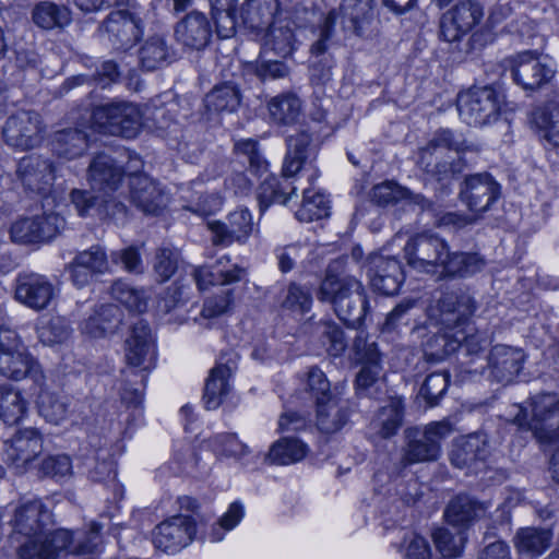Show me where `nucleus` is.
I'll return each instance as SVG.
<instances>
[{"mask_svg": "<svg viewBox=\"0 0 559 559\" xmlns=\"http://www.w3.org/2000/svg\"><path fill=\"white\" fill-rule=\"evenodd\" d=\"M49 520L50 513L38 499L27 500L15 510L14 530L34 537L20 548L22 559H82L95 552L98 528L93 527L88 536L74 542L71 532L63 528L44 533Z\"/></svg>", "mask_w": 559, "mask_h": 559, "instance_id": "1", "label": "nucleus"}, {"mask_svg": "<svg viewBox=\"0 0 559 559\" xmlns=\"http://www.w3.org/2000/svg\"><path fill=\"white\" fill-rule=\"evenodd\" d=\"M407 264L416 271L439 274L442 278H465L485 267L478 253L450 251L438 235L424 231L409 238L404 247Z\"/></svg>", "mask_w": 559, "mask_h": 559, "instance_id": "2", "label": "nucleus"}, {"mask_svg": "<svg viewBox=\"0 0 559 559\" xmlns=\"http://www.w3.org/2000/svg\"><path fill=\"white\" fill-rule=\"evenodd\" d=\"M338 262L331 263L318 292L320 301L330 302L336 316L347 325H359L367 312L368 300L361 282L349 275H337Z\"/></svg>", "mask_w": 559, "mask_h": 559, "instance_id": "3", "label": "nucleus"}, {"mask_svg": "<svg viewBox=\"0 0 559 559\" xmlns=\"http://www.w3.org/2000/svg\"><path fill=\"white\" fill-rule=\"evenodd\" d=\"M515 413L512 423L520 429L531 431L540 442L559 439V396L555 393H542L532 397L531 417L521 405L513 406Z\"/></svg>", "mask_w": 559, "mask_h": 559, "instance_id": "4", "label": "nucleus"}, {"mask_svg": "<svg viewBox=\"0 0 559 559\" xmlns=\"http://www.w3.org/2000/svg\"><path fill=\"white\" fill-rule=\"evenodd\" d=\"M452 432L447 420L432 421L423 429L409 427L404 431L405 445L402 449L401 465L437 461L441 453V441Z\"/></svg>", "mask_w": 559, "mask_h": 559, "instance_id": "5", "label": "nucleus"}, {"mask_svg": "<svg viewBox=\"0 0 559 559\" xmlns=\"http://www.w3.org/2000/svg\"><path fill=\"white\" fill-rule=\"evenodd\" d=\"M141 120L140 109L128 102H111L96 106L91 116V124L96 132L127 139L138 134Z\"/></svg>", "mask_w": 559, "mask_h": 559, "instance_id": "6", "label": "nucleus"}, {"mask_svg": "<svg viewBox=\"0 0 559 559\" xmlns=\"http://www.w3.org/2000/svg\"><path fill=\"white\" fill-rule=\"evenodd\" d=\"M477 309L474 297L462 289L443 293L427 312L431 325L452 332L463 329Z\"/></svg>", "mask_w": 559, "mask_h": 559, "instance_id": "7", "label": "nucleus"}, {"mask_svg": "<svg viewBox=\"0 0 559 559\" xmlns=\"http://www.w3.org/2000/svg\"><path fill=\"white\" fill-rule=\"evenodd\" d=\"M467 146L463 140L454 136L450 130H440L429 141L427 146L423 148L420 164L425 170L438 180L448 178L461 171V166L453 158L441 159L443 151H455L456 153L465 151Z\"/></svg>", "mask_w": 559, "mask_h": 559, "instance_id": "8", "label": "nucleus"}, {"mask_svg": "<svg viewBox=\"0 0 559 559\" xmlns=\"http://www.w3.org/2000/svg\"><path fill=\"white\" fill-rule=\"evenodd\" d=\"M457 110L461 119L469 126H484L497 119L499 100L490 86L473 87L457 96Z\"/></svg>", "mask_w": 559, "mask_h": 559, "instance_id": "9", "label": "nucleus"}, {"mask_svg": "<svg viewBox=\"0 0 559 559\" xmlns=\"http://www.w3.org/2000/svg\"><path fill=\"white\" fill-rule=\"evenodd\" d=\"M197 535V521L192 515L170 516L155 526L152 542L156 549L176 554L190 545Z\"/></svg>", "mask_w": 559, "mask_h": 559, "instance_id": "10", "label": "nucleus"}, {"mask_svg": "<svg viewBox=\"0 0 559 559\" xmlns=\"http://www.w3.org/2000/svg\"><path fill=\"white\" fill-rule=\"evenodd\" d=\"M58 295V287L46 275L22 273L15 280L14 298L32 310L47 309Z\"/></svg>", "mask_w": 559, "mask_h": 559, "instance_id": "11", "label": "nucleus"}, {"mask_svg": "<svg viewBox=\"0 0 559 559\" xmlns=\"http://www.w3.org/2000/svg\"><path fill=\"white\" fill-rule=\"evenodd\" d=\"M504 63L510 69L514 82L526 91L540 88L555 74V70L531 50L511 56Z\"/></svg>", "mask_w": 559, "mask_h": 559, "instance_id": "12", "label": "nucleus"}, {"mask_svg": "<svg viewBox=\"0 0 559 559\" xmlns=\"http://www.w3.org/2000/svg\"><path fill=\"white\" fill-rule=\"evenodd\" d=\"M66 226L57 213L20 218L10 228L11 239L19 243H38L55 238Z\"/></svg>", "mask_w": 559, "mask_h": 559, "instance_id": "13", "label": "nucleus"}, {"mask_svg": "<svg viewBox=\"0 0 559 559\" xmlns=\"http://www.w3.org/2000/svg\"><path fill=\"white\" fill-rule=\"evenodd\" d=\"M126 359L132 367H142L141 370H128L127 377L146 379L145 371L155 360V347L151 329L146 322L139 320L132 326L131 334L126 341Z\"/></svg>", "mask_w": 559, "mask_h": 559, "instance_id": "14", "label": "nucleus"}, {"mask_svg": "<svg viewBox=\"0 0 559 559\" xmlns=\"http://www.w3.org/2000/svg\"><path fill=\"white\" fill-rule=\"evenodd\" d=\"M484 17L483 5L477 0H463L442 15L440 33L444 40L453 43L468 34Z\"/></svg>", "mask_w": 559, "mask_h": 559, "instance_id": "15", "label": "nucleus"}, {"mask_svg": "<svg viewBox=\"0 0 559 559\" xmlns=\"http://www.w3.org/2000/svg\"><path fill=\"white\" fill-rule=\"evenodd\" d=\"M5 142L21 150L37 146L44 136L40 116L34 111L21 110L10 116L2 129Z\"/></svg>", "mask_w": 559, "mask_h": 559, "instance_id": "16", "label": "nucleus"}, {"mask_svg": "<svg viewBox=\"0 0 559 559\" xmlns=\"http://www.w3.org/2000/svg\"><path fill=\"white\" fill-rule=\"evenodd\" d=\"M55 165L50 158L40 155L22 157L16 166V177L23 188L32 193L45 195L55 181Z\"/></svg>", "mask_w": 559, "mask_h": 559, "instance_id": "17", "label": "nucleus"}, {"mask_svg": "<svg viewBox=\"0 0 559 559\" xmlns=\"http://www.w3.org/2000/svg\"><path fill=\"white\" fill-rule=\"evenodd\" d=\"M500 194V186L488 173L466 176L461 185L460 200L476 214L489 210Z\"/></svg>", "mask_w": 559, "mask_h": 559, "instance_id": "18", "label": "nucleus"}, {"mask_svg": "<svg viewBox=\"0 0 559 559\" xmlns=\"http://www.w3.org/2000/svg\"><path fill=\"white\" fill-rule=\"evenodd\" d=\"M365 267L376 290L383 295H394L399 292L404 281V272L396 258L373 253L369 255Z\"/></svg>", "mask_w": 559, "mask_h": 559, "instance_id": "19", "label": "nucleus"}, {"mask_svg": "<svg viewBox=\"0 0 559 559\" xmlns=\"http://www.w3.org/2000/svg\"><path fill=\"white\" fill-rule=\"evenodd\" d=\"M342 27L359 37H369L377 31L374 0H342Z\"/></svg>", "mask_w": 559, "mask_h": 559, "instance_id": "20", "label": "nucleus"}, {"mask_svg": "<svg viewBox=\"0 0 559 559\" xmlns=\"http://www.w3.org/2000/svg\"><path fill=\"white\" fill-rule=\"evenodd\" d=\"M100 29L117 49L131 47L143 32L141 19L127 10L111 12Z\"/></svg>", "mask_w": 559, "mask_h": 559, "instance_id": "21", "label": "nucleus"}, {"mask_svg": "<svg viewBox=\"0 0 559 559\" xmlns=\"http://www.w3.org/2000/svg\"><path fill=\"white\" fill-rule=\"evenodd\" d=\"M209 229L215 246L228 247L234 242L243 243L253 229L252 215L248 209H238L228 214L226 222H210Z\"/></svg>", "mask_w": 559, "mask_h": 559, "instance_id": "22", "label": "nucleus"}, {"mask_svg": "<svg viewBox=\"0 0 559 559\" xmlns=\"http://www.w3.org/2000/svg\"><path fill=\"white\" fill-rule=\"evenodd\" d=\"M43 452V437L37 429L26 428L19 430L4 443L7 462L19 472L26 471L27 466Z\"/></svg>", "mask_w": 559, "mask_h": 559, "instance_id": "23", "label": "nucleus"}, {"mask_svg": "<svg viewBox=\"0 0 559 559\" xmlns=\"http://www.w3.org/2000/svg\"><path fill=\"white\" fill-rule=\"evenodd\" d=\"M524 361L525 355L522 349L496 345L488 356L489 377L503 385L510 384L520 374Z\"/></svg>", "mask_w": 559, "mask_h": 559, "instance_id": "24", "label": "nucleus"}, {"mask_svg": "<svg viewBox=\"0 0 559 559\" xmlns=\"http://www.w3.org/2000/svg\"><path fill=\"white\" fill-rule=\"evenodd\" d=\"M488 455L489 447L486 436L473 433L454 442L450 452V461L457 468L477 472Z\"/></svg>", "mask_w": 559, "mask_h": 559, "instance_id": "25", "label": "nucleus"}, {"mask_svg": "<svg viewBox=\"0 0 559 559\" xmlns=\"http://www.w3.org/2000/svg\"><path fill=\"white\" fill-rule=\"evenodd\" d=\"M176 39L183 46L201 50L209 44L212 26L205 14L191 11L175 27Z\"/></svg>", "mask_w": 559, "mask_h": 559, "instance_id": "26", "label": "nucleus"}, {"mask_svg": "<svg viewBox=\"0 0 559 559\" xmlns=\"http://www.w3.org/2000/svg\"><path fill=\"white\" fill-rule=\"evenodd\" d=\"M295 29V22L288 16H283L282 13L276 15L264 36L263 51H273L282 58L290 56L298 41Z\"/></svg>", "mask_w": 559, "mask_h": 559, "instance_id": "27", "label": "nucleus"}, {"mask_svg": "<svg viewBox=\"0 0 559 559\" xmlns=\"http://www.w3.org/2000/svg\"><path fill=\"white\" fill-rule=\"evenodd\" d=\"M130 199L146 214H157L166 203L163 189L146 175H134L130 178Z\"/></svg>", "mask_w": 559, "mask_h": 559, "instance_id": "28", "label": "nucleus"}, {"mask_svg": "<svg viewBox=\"0 0 559 559\" xmlns=\"http://www.w3.org/2000/svg\"><path fill=\"white\" fill-rule=\"evenodd\" d=\"M123 321L121 309L114 304L99 305L93 309L91 314L81 324V332L94 338L105 337L114 334Z\"/></svg>", "mask_w": 559, "mask_h": 559, "instance_id": "29", "label": "nucleus"}, {"mask_svg": "<svg viewBox=\"0 0 559 559\" xmlns=\"http://www.w3.org/2000/svg\"><path fill=\"white\" fill-rule=\"evenodd\" d=\"M122 179V167L107 154L96 155L90 164L88 180L95 191L116 192L121 186Z\"/></svg>", "mask_w": 559, "mask_h": 559, "instance_id": "30", "label": "nucleus"}, {"mask_svg": "<svg viewBox=\"0 0 559 559\" xmlns=\"http://www.w3.org/2000/svg\"><path fill=\"white\" fill-rule=\"evenodd\" d=\"M25 355L16 333L0 326V374L21 376L25 371Z\"/></svg>", "mask_w": 559, "mask_h": 559, "instance_id": "31", "label": "nucleus"}, {"mask_svg": "<svg viewBox=\"0 0 559 559\" xmlns=\"http://www.w3.org/2000/svg\"><path fill=\"white\" fill-rule=\"evenodd\" d=\"M236 368L235 361L228 359L218 362L209 374L205 382L203 401L207 409H216L230 391L229 379Z\"/></svg>", "mask_w": 559, "mask_h": 559, "instance_id": "32", "label": "nucleus"}, {"mask_svg": "<svg viewBox=\"0 0 559 559\" xmlns=\"http://www.w3.org/2000/svg\"><path fill=\"white\" fill-rule=\"evenodd\" d=\"M486 510L485 503L469 496L459 495L449 502L444 516L450 525L464 532L474 521L481 518Z\"/></svg>", "mask_w": 559, "mask_h": 559, "instance_id": "33", "label": "nucleus"}, {"mask_svg": "<svg viewBox=\"0 0 559 559\" xmlns=\"http://www.w3.org/2000/svg\"><path fill=\"white\" fill-rule=\"evenodd\" d=\"M231 8L238 10L241 25L259 31L269 24L278 7L277 0H230Z\"/></svg>", "mask_w": 559, "mask_h": 559, "instance_id": "34", "label": "nucleus"}, {"mask_svg": "<svg viewBox=\"0 0 559 559\" xmlns=\"http://www.w3.org/2000/svg\"><path fill=\"white\" fill-rule=\"evenodd\" d=\"M404 404L401 399H391L380 407L370 421L369 429L382 439H389L397 433L403 425Z\"/></svg>", "mask_w": 559, "mask_h": 559, "instance_id": "35", "label": "nucleus"}, {"mask_svg": "<svg viewBox=\"0 0 559 559\" xmlns=\"http://www.w3.org/2000/svg\"><path fill=\"white\" fill-rule=\"evenodd\" d=\"M141 67L154 71L170 64L176 59V52L160 35L148 37L139 50Z\"/></svg>", "mask_w": 559, "mask_h": 559, "instance_id": "36", "label": "nucleus"}, {"mask_svg": "<svg viewBox=\"0 0 559 559\" xmlns=\"http://www.w3.org/2000/svg\"><path fill=\"white\" fill-rule=\"evenodd\" d=\"M348 420L347 406L336 396L317 403L316 424L323 433H334Z\"/></svg>", "mask_w": 559, "mask_h": 559, "instance_id": "37", "label": "nucleus"}, {"mask_svg": "<svg viewBox=\"0 0 559 559\" xmlns=\"http://www.w3.org/2000/svg\"><path fill=\"white\" fill-rule=\"evenodd\" d=\"M310 449L295 437H283L273 442L265 455V462L274 465H290L302 461Z\"/></svg>", "mask_w": 559, "mask_h": 559, "instance_id": "38", "label": "nucleus"}, {"mask_svg": "<svg viewBox=\"0 0 559 559\" xmlns=\"http://www.w3.org/2000/svg\"><path fill=\"white\" fill-rule=\"evenodd\" d=\"M297 188L292 181L269 175L259 186L257 199L260 212L263 213L273 203L286 204L293 195H296Z\"/></svg>", "mask_w": 559, "mask_h": 559, "instance_id": "39", "label": "nucleus"}, {"mask_svg": "<svg viewBox=\"0 0 559 559\" xmlns=\"http://www.w3.org/2000/svg\"><path fill=\"white\" fill-rule=\"evenodd\" d=\"M371 199L378 205L395 204L400 201H407L409 204L418 205L421 210L430 206L429 201L421 194L413 193L408 189L392 181H385L373 187Z\"/></svg>", "mask_w": 559, "mask_h": 559, "instance_id": "40", "label": "nucleus"}, {"mask_svg": "<svg viewBox=\"0 0 559 559\" xmlns=\"http://www.w3.org/2000/svg\"><path fill=\"white\" fill-rule=\"evenodd\" d=\"M267 110L275 124L290 126L298 121L302 111V103L295 93H282L269 100Z\"/></svg>", "mask_w": 559, "mask_h": 559, "instance_id": "41", "label": "nucleus"}, {"mask_svg": "<svg viewBox=\"0 0 559 559\" xmlns=\"http://www.w3.org/2000/svg\"><path fill=\"white\" fill-rule=\"evenodd\" d=\"M551 540L552 532L550 530L537 527L520 528L513 538L516 550L531 557L542 555L549 548Z\"/></svg>", "mask_w": 559, "mask_h": 559, "instance_id": "42", "label": "nucleus"}, {"mask_svg": "<svg viewBox=\"0 0 559 559\" xmlns=\"http://www.w3.org/2000/svg\"><path fill=\"white\" fill-rule=\"evenodd\" d=\"M88 135L80 129L58 131L52 142L53 152L69 159L81 156L87 148Z\"/></svg>", "mask_w": 559, "mask_h": 559, "instance_id": "43", "label": "nucleus"}, {"mask_svg": "<svg viewBox=\"0 0 559 559\" xmlns=\"http://www.w3.org/2000/svg\"><path fill=\"white\" fill-rule=\"evenodd\" d=\"M240 105V93L235 85L215 86L204 98V106L210 114L234 112Z\"/></svg>", "mask_w": 559, "mask_h": 559, "instance_id": "44", "label": "nucleus"}, {"mask_svg": "<svg viewBox=\"0 0 559 559\" xmlns=\"http://www.w3.org/2000/svg\"><path fill=\"white\" fill-rule=\"evenodd\" d=\"M37 406L40 416L47 421L58 425L68 416L70 400L64 395L43 390L38 392Z\"/></svg>", "mask_w": 559, "mask_h": 559, "instance_id": "45", "label": "nucleus"}, {"mask_svg": "<svg viewBox=\"0 0 559 559\" xmlns=\"http://www.w3.org/2000/svg\"><path fill=\"white\" fill-rule=\"evenodd\" d=\"M425 355L431 360H443L461 347V337L450 330H441L423 343Z\"/></svg>", "mask_w": 559, "mask_h": 559, "instance_id": "46", "label": "nucleus"}, {"mask_svg": "<svg viewBox=\"0 0 559 559\" xmlns=\"http://www.w3.org/2000/svg\"><path fill=\"white\" fill-rule=\"evenodd\" d=\"M27 403L12 385L0 386V417L8 425L17 424L26 413Z\"/></svg>", "mask_w": 559, "mask_h": 559, "instance_id": "47", "label": "nucleus"}, {"mask_svg": "<svg viewBox=\"0 0 559 559\" xmlns=\"http://www.w3.org/2000/svg\"><path fill=\"white\" fill-rule=\"evenodd\" d=\"M216 33L221 38H231L240 26L238 10L229 0H211Z\"/></svg>", "mask_w": 559, "mask_h": 559, "instance_id": "48", "label": "nucleus"}, {"mask_svg": "<svg viewBox=\"0 0 559 559\" xmlns=\"http://www.w3.org/2000/svg\"><path fill=\"white\" fill-rule=\"evenodd\" d=\"M330 215V202L328 198L311 189L304 190V199L295 216L299 222L310 223L325 218Z\"/></svg>", "mask_w": 559, "mask_h": 559, "instance_id": "49", "label": "nucleus"}, {"mask_svg": "<svg viewBox=\"0 0 559 559\" xmlns=\"http://www.w3.org/2000/svg\"><path fill=\"white\" fill-rule=\"evenodd\" d=\"M533 122L547 142L559 146V105L550 104L545 108L535 110Z\"/></svg>", "mask_w": 559, "mask_h": 559, "instance_id": "50", "label": "nucleus"}, {"mask_svg": "<svg viewBox=\"0 0 559 559\" xmlns=\"http://www.w3.org/2000/svg\"><path fill=\"white\" fill-rule=\"evenodd\" d=\"M33 22L43 29H51L69 23V13L64 8L43 1L36 4L32 12Z\"/></svg>", "mask_w": 559, "mask_h": 559, "instance_id": "51", "label": "nucleus"}, {"mask_svg": "<svg viewBox=\"0 0 559 559\" xmlns=\"http://www.w3.org/2000/svg\"><path fill=\"white\" fill-rule=\"evenodd\" d=\"M432 539L442 559H447L461 556L466 536L462 530L453 533L449 528L439 527L432 532Z\"/></svg>", "mask_w": 559, "mask_h": 559, "instance_id": "52", "label": "nucleus"}, {"mask_svg": "<svg viewBox=\"0 0 559 559\" xmlns=\"http://www.w3.org/2000/svg\"><path fill=\"white\" fill-rule=\"evenodd\" d=\"M242 269L234 266L230 270H212L209 267H199L193 271V281L200 290L209 288L211 285H227L240 281Z\"/></svg>", "mask_w": 559, "mask_h": 559, "instance_id": "53", "label": "nucleus"}, {"mask_svg": "<svg viewBox=\"0 0 559 559\" xmlns=\"http://www.w3.org/2000/svg\"><path fill=\"white\" fill-rule=\"evenodd\" d=\"M111 296L129 311L144 312L146 310L147 296L143 289H136L127 283L117 281L111 287Z\"/></svg>", "mask_w": 559, "mask_h": 559, "instance_id": "54", "label": "nucleus"}, {"mask_svg": "<svg viewBox=\"0 0 559 559\" xmlns=\"http://www.w3.org/2000/svg\"><path fill=\"white\" fill-rule=\"evenodd\" d=\"M71 331L69 322L63 317H52L38 326L37 333L43 344L52 346L66 342Z\"/></svg>", "mask_w": 559, "mask_h": 559, "instance_id": "55", "label": "nucleus"}, {"mask_svg": "<svg viewBox=\"0 0 559 559\" xmlns=\"http://www.w3.org/2000/svg\"><path fill=\"white\" fill-rule=\"evenodd\" d=\"M210 448L226 457L241 459L250 453L249 447L242 443L235 433H218L209 439Z\"/></svg>", "mask_w": 559, "mask_h": 559, "instance_id": "56", "label": "nucleus"}, {"mask_svg": "<svg viewBox=\"0 0 559 559\" xmlns=\"http://www.w3.org/2000/svg\"><path fill=\"white\" fill-rule=\"evenodd\" d=\"M76 265L85 267L90 273L103 275L110 272V264L105 249L95 245L79 252L75 258Z\"/></svg>", "mask_w": 559, "mask_h": 559, "instance_id": "57", "label": "nucleus"}, {"mask_svg": "<svg viewBox=\"0 0 559 559\" xmlns=\"http://www.w3.org/2000/svg\"><path fill=\"white\" fill-rule=\"evenodd\" d=\"M311 305L312 296L310 292L297 283H290L288 285L287 290L280 302L282 310L300 314L308 312Z\"/></svg>", "mask_w": 559, "mask_h": 559, "instance_id": "58", "label": "nucleus"}, {"mask_svg": "<svg viewBox=\"0 0 559 559\" xmlns=\"http://www.w3.org/2000/svg\"><path fill=\"white\" fill-rule=\"evenodd\" d=\"M191 282L183 278L177 280L168 286L158 299V309L165 313L183 305L191 293Z\"/></svg>", "mask_w": 559, "mask_h": 559, "instance_id": "59", "label": "nucleus"}, {"mask_svg": "<svg viewBox=\"0 0 559 559\" xmlns=\"http://www.w3.org/2000/svg\"><path fill=\"white\" fill-rule=\"evenodd\" d=\"M449 382V372H432L426 377L423 385L420 386L419 395L429 406H435L447 392Z\"/></svg>", "mask_w": 559, "mask_h": 559, "instance_id": "60", "label": "nucleus"}, {"mask_svg": "<svg viewBox=\"0 0 559 559\" xmlns=\"http://www.w3.org/2000/svg\"><path fill=\"white\" fill-rule=\"evenodd\" d=\"M308 248L301 243H290L275 249L277 265L282 273H288L302 262Z\"/></svg>", "mask_w": 559, "mask_h": 559, "instance_id": "61", "label": "nucleus"}, {"mask_svg": "<svg viewBox=\"0 0 559 559\" xmlns=\"http://www.w3.org/2000/svg\"><path fill=\"white\" fill-rule=\"evenodd\" d=\"M243 515V506L238 501L233 502L228 510L218 520L217 526H213L210 539L212 542H221L224 537V533L222 531H230L235 528L242 520Z\"/></svg>", "mask_w": 559, "mask_h": 559, "instance_id": "62", "label": "nucleus"}, {"mask_svg": "<svg viewBox=\"0 0 559 559\" xmlns=\"http://www.w3.org/2000/svg\"><path fill=\"white\" fill-rule=\"evenodd\" d=\"M235 151L243 155L252 173L261 175L267 170V162L258 150V142L251 139L240 140L235 144Z\"/></svg>", "mask_w": 559, "mask_h": 559, "instance_id": "63", "label": "nucleus"}, {"mask_svg": "<svg viewBox=\"0 0 559 559\" xmlns=\"http://www.w3.org/2000/svg\"><path fill=\"white\" fill-rule=\"evenodd\" d=\"M41 476L64 478L72 474V463L68 455L57 454L45 457L39 465Z\"/></svg>", "mask_w": 559, "mask_h": 559, "instance_id": "64", "label": "nucleus"}]
</instances>
